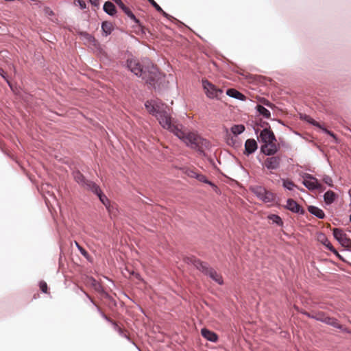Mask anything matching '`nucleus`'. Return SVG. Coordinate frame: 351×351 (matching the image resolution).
<instances>
[{
  "label": "nucleus",
  "mask_w": 351,
  "mask_h": 351,
  "mask_svg": "<svg viewBox=\"0 0 351 351\" xmlns=\"http://www.w3.org/2000/svg\"><path fill=\"white\" fill-rule=\"evenodd\" d=\"M301 118L302 119L305 120L306 121L311 123L312 125L317 126L319 128H322L320 124L317 121H316L313 119H312L311 117H309L306 114H304V115H301Z\"/></svg>",
  "instance_id": "27"
},
{
  "label": "nucleus",
  "mask_w": 351,
  "mask_h": 351,
  "mask_svg": "<svg viewBox=\"0 0 351 351\" xmlns=\"http://www.w3.org/2000/svg\"><path fill=\"white\" fill-rule=\"evenodd\" d=\"M147 110L156 116L161 126L169 130L181 139L187 146L203 153L210 147V143L195 132H185L179 125H175L169 113V107L160 100L147 101L145 104Z\"/></svg>",
  "instance_id": "1"
},
{
  "label": "nucleus",
  "mask_w": 351,
  "mask_h": 351,
  "mask_svg": "<svg viewBox=\"0 0 351 351\" xmlns=\"http://www.w3.org/2000/svg\"><path fill=\"white\" fill-rule=\"evenodd\" d=\"M150 4L156 10H161V7L154 0H147Z\"/></svg>",
  "instance_id": "38"
},
{
  "label": "nucleus",
  "mask_w": 351,
  "mask_h": 351,
  "mask_svg": "<svg viewBox=\"0 0 351 351\" xmlns=\"http://www.w3.org/2000/svg\"><path fill=\"white\" fill-rule=\"evenodd\" d=\"M11 158H12L13 160H14L16 161V162L19 165V166L22 169V163L18 160L17 159L14 158V156H10V155H8Z\"/></svg>",
  "instance_id": "44"
},
{
  "label": "nucleus",
  "mask_w": 351,
  "mask_h": 351,
  "mask_svg": "<svg viewBox=\"0 0 351 351\" xmlns=\"http://www.w3.org/2000/svg\"><path fill=\"white\" fill-rule=\"evenodd\" d=\"M112 1H114L119 6V8L124 4L121 0H112Z\"/></svg>",
  "instance_id": "45"
},
{
  "label": "nucleus",
  "mask_w": 351,
  "mask_h": 351,
  "mask_svg": "<svg viewBox=\"0 0 351 351\" xmlns=\"http://www.w3.org/2000/svg\"><path fill=\"white\" fill-rule=\"evenodd\" d=\"M202 86L207 97L209 98H218L223 93L221 89L217 88L207 80H202Z\"/></svg>",
  "instance_id": "6"
},
{
  "label": "nucleus",
  "mask_w": 351,
  "mask_h": 351,
  "mask_svg": "<svg viewBox=\"0 0 351 351\" xmlns=\"http://www.w3.org/2000/svg\"><path fill=\"white\" fill-rule=\"evenodd\" d=\"M303 184L309 190L317 189L322 191L325 189L322 185L318 182L317 178L308 173L305 174L304 176Z\"/></svg>",
  "instance_id": "7"
},
{
  "label": "nucleus",
  "mask_w": 351,
  "mask_h": 351,
  "mask_svg": "<svg viewBox=\"0 0 351 351\" xmlns=\"http://www.w3.org/2000/svg\"><path fill=\"white\" fill-rule=\"evenodd\" d=\"M185 173L190 178H196L198 172L195 169H187L185 171Z\"/></svg>",
  "instance_id": "31"
},
{
  "label": "nucleus",
  "mask_w": 351,
  "mask_h": 351,
  "mask_svg": "<svg viewBox=\"0 0 351 351\" xmlns=\"http://www.w3.org/2000/svg\"><path fill=\"white\" fill-rule=\"evenodd\" d=\"M256 108L259 114L263 116L265 118L269 119L271 117L270 112L264 106L261 105H257Z\"/></svg>",
  "instance_id": "23"
},
{
  "label": "nucleus",
  "mask_w": 351,
  "mask_h": 351,
  "mask_svg": "<svg viewBox=\"0 0 351 351\" xmlns=\"http://www.w3.org/2000/svg\"><path fill=\"white\" fill-rule=\"evenodd\" d=\"M120 8L124 12V13L130 17L136 24L141 25L140 21L136 19L135 15L132 13V12L128 8L125 4L121 5Z\"/></svg>",
  "instance_id": "17"
},
{
  "label": "nucleus",
  "mask_w": 351,
  "mask_h": 351,
  "mask_svg": "<svg viewBox=\"0 0 351 351\" xmlns=\"http://www.w3.org/2000/svg\"><path fill=\"white\" fill-rule=\"evenodd\" d=\"M44 12L46 16H53V12L49 8H45Z\"/></svg>",
  "instance_id": "39"
},
{
  "label": "nucleus",
  "mask_w": 351,
  "mask_h": 351,
  "mask_svg": "<svg viewBox=\"0 0 351 351\" xmlns=\"http://www.w3.org/2000/svg\"><path fill=\"white\" fill-rule=\"evenodd\" d=\"M90 282H91V285L93 286H94L95 289L97 290V291H99L100 289V285L93 278H90L89 279Z\"/></svg>",
  "instance_id": "36"
},
{
  "label": "nucleus",
  "mask_w": 351,
  "mask_h": 351,
  "mask_svg": "<svg viewBox=\"0 0 351 351\" xmlns=\"http://www.w3.org/2000/svg\"><path fill=\"white\" fill-rule=\"evenodd\" d=\"M323 181H324V183H326V184H328L330 186H333V184H332V180L328 176H325L323 178Z\"/></svg>",
  "instance_id": "35"
},
{
  "label": "nucleus",
  "mask_w": 351,
  "mask_h": 351,
  "mask_svg": "<svg viewBox=\"0 0 351 351\" xmlns=\"http://www.w3.org/2000/svg\"><path fill=\"white\" fill-rule=\"evenodd\" d=\"M158 12H160L166 18H169V15L166 13L162 8H161V10H157Z\"/></svg>",
  "instance_id": "43"
},
{
  "label": "nucleus",
  "mask_w": 351,
  "mask_h": 351,
  "mask_svg": "<svg viewBox=\"0 0 351 351\" xmlns=\"http://www.w3.org/2000/svg\"><path fill=\"white\" fill-rule=\"evenodd\" d=\"M260 138L265 144L267 143H271V141H276L274 132L267 128H265L261 132Z\"/></svg>",
  "instance_id": "9"
},
{
  "label": "nucleus",
  "mask_w": 351,
  "mask_h": 351,
  "mask_svg": "<svg viewBox=\"0 0 351 351\" xmlns=\"http://www.w3.org/2000/svg\"><path fill=\"white\" fill-rule=\"evenodd\" d=\"M226 94L230 97H234V98H236V99H240L242 101L245 99V96L244 95H243L241 93H240L239 91H238L237 90L234 89V88L228 89L226 91Z\"/></svg>",
  "instance_id": "18"
},
{
  "label": "nucleus",
  "mask_w": 351,
  "mask_h": 351,
  "mask_svg": "<svg viewBox=\"0 0 351 351\" xmlns=\"http://www.w3.org/2000/svg\"><path fill=\"white\" fill-rule=\"evenodd\" d=\"M311 318L330 325L335 328L342 329V325L339 323L336 318L328 316L324 312L318 311L313 313Z\"/></svg>",
  "instance_id": "5"
},
{
  "label": "nucleus",
  "mask_w": 351,
  "mask_h": 351,
  "mask_svg": "<svg viewBox=\"0 0 351 351\" xmlns=\"http://www.w3.org/2000/svg\"><path fill=\"white\" fill-rule=\"evenodd\" d=\"M77 3V5L80 7L81 9H85L86 7V3L83 0H77L76 1Z\"/></svg>",
  "instance_id": "40"
},
{
  "label": "nucleus",
  "mask_w": 351,
  "mask_h": 351,
  "mask_svg": "<svg viewBox=\"0 0 351 351\" xmlns=\"http://www.w3.org/2000/svg\"><path fill=\"white\" fill-rule=\"evenodd\" d=\"M196 179H197V180H199V182H204V183H208V184H211V182H210L207 180V178H206V177L205 176H204V175H202V174H200V173H198V174H197V176L196 177Z\"/></svg>",
  "instance_id": "33"
},
{
  "label": "nucleus",
  "mask_w": 351,
  "mask_h": 351,
  "mask_svg": "<svg viewBox=\"0 0 351 351\" xmlns=\"http://www.w3.org/2000/svg\"><path fill=\"white\" fill-rule=\"evenodd\" d=\"M286 208L295 213H303V210L301 206L293 199H289L287 202Z\"/></svg>",
  "instance_id": "13"
},
{
  "label": "nucleus",
  "mask_w": 351,
  "mask_h": 351,
  "mask_svg": "<svg viewBox=\"0 0 351 351\" xmlns=\"http://www.w3.org/2000/svg\"><path fill=\"white\" fill-rule=\"evenodd\" d=\"M276 141L267 143L262 145L261 152L265 155L271 156L276 154L278 150V146L276 143Z\"/></svg>",
  "instance_id": "11"
},
{
  "label": "nucleus",
  "mask_w": 351,
  "mask_h": 351,
  "mask_svg": "<svg viewBox=\"0 0 351 351\" xmlns=\"http://www.w3.org/2000/svg\"><path fill=\"white\" fill-rule=\"evenodd\" d=\"M335 238L344 247H349L351 245V240L346 237V234L340 229L333 230Z\"/></svg>",
  "instance_id": "8"
},
{
  "label": "nucleus",
  "mask_w": 351,
  "mask_h": 351,
  "mask_svg": "<svg viewBox=\"0 0 351 351\" xmlns=\"http://www.w3.org/2000/svg\"><path fill=\"white\" fill-rule=\"evenodd\" d=\"M341 330H343V328L342 327V329ZM344 330H346V332H348V330H346L344 329Z\"/></svg>",
  "instance_id": "51"
},
{
  "label": "nucleus",
  "mask_w": 351,
  "mask_h": 351,
  "mask_svg": "<svg viewBox=\"0 0 351 351\" xmlns=\"http://www.w3.org/2000/svg\"><path fill=\"white\" fill-rule=\"evenodd\" d=\"M0 76L3 79H4L6 82H7V80H9V77H8L7 73L1 67H0Z\"/></svg>",
  "instance_id": "37"
},
{
  "label": "nucleus",
  "mask_w": 351,
  "mask_h": 351,
  "mask_svg": "<svg viewBox=\"0 0 351 351\" xmlns=\"http://www.w3.org/2000/svg\"><path fill=\"white\" fill-rule=\"evenodd\" d=\"M76 245H77V248L79 249V250L80 251V252L84 256H86L88 254L87 252L82 247H81L77 243H76Z\"/></svg>",
  "instance_id": "41"
},
{
  "label": "nucleus",
  "mask_w": 351,
  "mask_h": 351,
  "mask_svg": "<svg viewBox=\"0 0 351 351\" xmlns=\"http://www.w3.org/2000/svg\"><path fill=\"white\" fill-rule=\"evenodd\" d=\"M189 261L197 269H198L205 274L208 275L213 280L217 282L218 284H223V281L222 276L219 274H218L214 269L209 267L206 263L202 262L200 260L197 259L194 257L189 258Z\"/></svg>",
  "instance_id": "3"
},
{
  "label": "nucleus",
  "mask_w": 351,
  "mask_h": 351,
  "mask_svg": "<svg viewBox=\"0 0 351 351\" xmlns=\"http://www.w3.org/2000/svg\"><path fill=\"white\" fill-rule=\"evenodd\" d=\"M348 194H349V195H350V197H351V189L349 190V191H348Z\"/></svg>",
  "instance_id": "50"
},
{
  "label": "nucleus",
  "mask_w": 351,
  "mask_h": 351,
  "mask_svg": "<svg viewBox=\"0 0 351 351\" xmlns=\"http://www.w3.org/2000/svg\"><path fill=\"white\" fill-rule=\"evenodd\" d=\"M325 130V132H326L327 134H330V136H334V134H333L332 132H330V131H328V130Z\"/></svg>",
  "instance_id": "47"
},
{
  "label": "nucleus",
  "mask_w": 351,
  "mask_h": 351,
  "mask_svg": "<svg viewBox=\"0 0 351 351\" xmlns=\"http://www.w3.org/2000/svg\"><path fill=\"white\" fill-rule=\"evenodd\" d=\"M102 316L108 322H111L113 326H114V328L116 330L119 331L121 332V328L117 325V324L114 322L113 320H112L110 318H109L108 317H107L105 314H102Z\"/></svg>",
  "instance_id": "32"
},
{
  "label": "nucleus",
  "mask_w": 351,
  "mask_h": 351,
  "mask_svg": "<svg viewBox=\"0 0 351 351\" xmlns=\"http://www.w3.org/2000/svg\"><path fill=\"white\" fill-rule=\"evenodd\" d=\"M304 313V315H306L307 317H308L310 318H311V316L313 315V313H307V312H305Z\"/></svg>",
  "instance_id": "48"
},
{
  "label": "nucleus",
  "mask_w": 351,
  "mask_h": 351,
  "mask_svg": "<svg viewBox=\"0 0 351 351\" xmlns=\"http://www.w3.org/2000/svg\"><path fill=\"white\" fill-rule=\"evenodd\" d=\"M114 29L113 24L109 21H104L101 24V29L105 36L110 35Z\"/></svg>",
  "instance_id": "20"
},
{
  "label": "nucleus",
  "mask_w": 351,
  "mask_h": 351,
  "mask_svg": "<svg viewBox=\"0 0 351 351\" xmlns=\"http://www.w3.org/2000/svg\"><path fill=\"white\" fill-rule=\"evenodd\" d=\"M280 158L279 156H271L267 158L263 165L268 169L274 170L280 167Z\"/></svg>",
  "instance_id": "10"
},
{
  "label": "nucleus",
  "mask_w": 351,
  "mask_h": 351,
  "mask_svg": "<svg viewBox=\"0 0 351 351\" xmlns=\"http://www.w3.org/2000/svg\"><path fill=\"white\" fill-rule=\"evenodd\" d=\"M39 287L40 290L45 293H48V287L45 281H40L39 283Z\"/></svg>",
  "instance_id": "34"
},
{
  "label": "nucleus",
  "mask_w": 351,
  "mask_h": 351,
  "mask_svg": "<svg viewBox=\"0 0 351 351\" xmlns=\"http://www.w3.org/2000/svg\"><path fill=\"white\" fill-rule=\"evenodd\" d=\"M350 221L351 222V214H350Z\"/></svg>",
  "instance_id": "52"
},
{
  "label": "nucleus",
  "mask_w": 351,
  "mask_h": 351,
  "mask_svg": "<svg viewBox=\"0 0 351 351\" xmlns=\"http://www.w3.org/2000/svg\"><path fill=\"white\" fill-rule=\"evenodd\" d=\"M336 194L332 191H328L324 195V202L326 204H332L336 199Z\"/></svg>",
  "instance_id": "21"
},
{
  "label": "nucleus",
  "mask_w": 351,
  "mask_h": 351,
  "mask_svg": "<svg viewBox=\"0 0 351 351\" xmlns=\"http://www.w3.org/2000/svg\"><path fill=\"white\" fill-rule=\"evenodd\" d=\"M127 65L132 73L152 86H154L162 77L158 68L149 60H145L141 64L136 59H129Z\"/></svg>",
  "instance_id": "2"
},
{
  "label": "nucleus",
  "mask_w": 351,
  "mask_h": 351,
  "mask_svg": "<svg viewBox=\"0 0 351 351\" xmlns=\"http://www.w3.org/2000/svg\"><path fill=\"white\" fill-rule=\"evenodd\" d=\"M90 2L93 5H97L99 0H89Z\"/></svg>",
  "instance_id": "46"
},
{
  "label": "nucleus",
  "mask_w": 351,
  "mask_h": 351,
  "mask_svg": "<svg viewBox=\"0 0 351 351\" xmlns=\"http://www.w3.org/2000/svg\"><path fill=\"white\" fill-rule=\"evenodd\" d=\"M274 197L275 196L273 193L266 190V192L265 193H264V195L261 200H263L265 202H271L274 201Z\"/></svg>",
  "instance_id": "25"
},
{
  "label": "nucleus",
  "mask_w": 351,
  "mask_h": 351,
  "mask_svg": "<svg viewBox=\"0 0 351 351\" xmlns=\"http://www.w3.org/2000/svg\"><path fill=\"white\" fill-rule=\"evenodd\" d=\"M233 134L237 135L241 134L245 130V127L243 125H235L231 129Z\"/></svg>",
  "instance_id": "28"
},
{
  "label": "nucleus",
  "mask_w": 351,
  "mask_h": 351,
  "mask_svg": "<svg viewBox=\"0 0 351 351\" xmlns=\"http://www.w3.org/2000/svg\"><path fill=\"white\" fill-rule=\"evenodd\" d=\"M269 123L267 122H263V124H261V127L268 126Z\"/></svg>",
  "instance_id": "49"
},
{
  "label": "nucleus",
  "mask_w": 351,
  "mask_h": 351,
  "mask_svg": "<svg viewBox=\"0 0 351 351\" xmlns=\"http://www.w3.org/2000/svg\"><path fill=\"white\" fill-rule=\"evenodd\" d=\"M73 177L75 180L84 189L91 191L93 193L99 191V186L92 181L87 180L79 171L73 173Z\"/></svg>",
  "instance_id": "4"
},
{
  "label": "nucleus",
  "mask_w": 351,
  "mask_h": 351,
  "mask_svg": "<svg viewBox=\"0 0 351 351\" xmlns=\"http://www.w3.org/2000/svg\"><path fill=\"white\" fill-rule=\"evenodd\" d=\"M104 10L108 14L113 16L116 13V8L110 1H106L104 5Z\"/></svg>",
  "instance_id": "22"
},
{
  "label": "nucleus",
  "mask_w": 351,
  "mask_h": 351,
  "mask_svg": "<svg viewBox=\"0 0 351 351\" xmlns=\"http://www.w3.org/2000/svg\"><path fill=\"white\" fill-rule=\"evenodd\" d=\"M201 334L203 337L212 342H216L218 339V337L216 333L206 328L202 329Z\"/></svg>",
  "instance_id": "15"
},
{
  "label": "nucleus",
  "mask_w": 351,
  "mask_h": 351,
  "mask_svg": "<svg viewBox=\"0 0 351 351\" xmlns=\"http://www.w3.org/2000/svg\"><path fill=\"white\" fill-rule=\"evenodd\" d=\"M265 192L266 189L262 186H257L254 189V193L260 199L263 198L264 193H265Z\"/></svg>",
  "instance_id": "26"
},
{
  "label": "nucleus",
  "mask_w": 351,
  "mask_h": 351,
  "mask_svg": "<svg viewBox=\"0 0 351 351\" xmlns=\"http://www.w3.org/2000/svg\"><path fill=\"white\" fill-rule=\"evenodd\" d=\"M257 143L254 139H247L245 143V152L246 155L254 153L257 149Z\"/></svg>",
  "instance_id": "12"
},
{
  "label": "nucleus",
  "mask_w": 351,
  "mask_h": 351,
  "mask_svg": "<svg viewBox=\"0 0 351 351\" xmlns=\"http://www.w3.org/2000/svg\"><path fill=\"white\" fill-rule=\"evenodd\" d=\"M351 334V332H349Z\"/></svg>",
  "instance_id": "53"
},
{
  "label": "nucleus",
  "mask_w": 351,
  "mask_h": 351,
  "mask_svg": "<svg viewBox=\"0 0 351 351\" xmlns=\"http://www.w3.org/2000/svg\"><path fill=\"white\" fill-rule=\"evenodd\" d=\"M308 210L310 213L315 215L319 219H324L325 217L324 211L316 206H310L308 208Z\"/></svg>",
  "instance_id": "19"
},
{
  "label": "nucleus",
  "mask_w": 351,
  "mask_h": 351,
  "mask_svg": "<svg viewBox=\"0 0 351 351\" xmlns=\"http://www.w3.org/2000/svg\"><path fill=\"white\" fill-rule=\"evenodd\" d=\"M7 84L10 88L12 93L20 99L21 97L22 88L16 84L10 81V80H7Z\"/></svg>",
  "instance_id": "16"
},
{
  "label": "nucleus",
  "mask_w": 351,
  "mask_h": 351,
  "mask_svg": "<svg viewBox=\"0 0 351 351\" xmlns=\"http://www.w3.org/2000/svg\"><path fill=\"white\" fill-rule=\"evenodd\" d=\"M261 102H262L264 105H265V106H269V107H271V104L268 100H267V99H263V100L261 101Z\"/></svg>",
  "instance_id": "42"
},
{
  "label": "nucleus",
  "mask_w": 351,
  "mask_h": 351,
  "mask_svg": "<svg viewBox=\"0 0 351 351\" xmlns=\"http://www.w3.org/2000/svg\"><path fill=\"white\" fill-rule=\"evenodd\" d=\"M268 219L272 221L273 223H276L279 226H282L283 225V221L282 219L277 215H269L268 216Z\"/></svg>",
  "instance_id": "24"
},
{
  "label": "nucleus",
  "mask_w": 351,
  "mask_h": 351,
  "mask_svg": "<svg viewBox=\"0 0 351 351\" xmlns=\"http://www.w3.org/2000/svg\"><path fill=\"white\" fill-rule=\"evenodd\" d=\"M283 186L285 188L287 189L288 190L291 191V190H293V189L294 187H295L296 186L291 180H283Z\"/></svg>",
  "instance_id": "30"
},
{
  "label": "nucleus",
  "mask_w": 351,
  "mask_h": 351,
  "mask_svg": "<svg viewBox=\"0 0 351 351\" xmlns=\"http://www.w3.org/2000/svg\"><path fill=\"white\" fill-rule=\"evenodd\" d=\"M95 194H96L100 201L105 205V206H107V204L109 202V200L107 198V197L104 195L100 189V188L99 187V191L97 193H94Z\"/></svg>",
  "instance_id": "29"
},
{
  "label": "nucleus",
  "mask_w": 351,
  "mask_h": 351,
  "mask_svg": "<svg viewBox=\"0 0 351 351\" xmlns=\"http://www.w3.org/2000/svg\"><path fill=\"white\" fill-rule=\"evenodd\" d=\"M317 239L320 241L323 245H324L329 250L334 252L335 254H337V250L333 247L332 244L330 243L326 235L323 233H320L317 236Z\"/></svg>",
  "instance_id": "14"
}]
</instances>
